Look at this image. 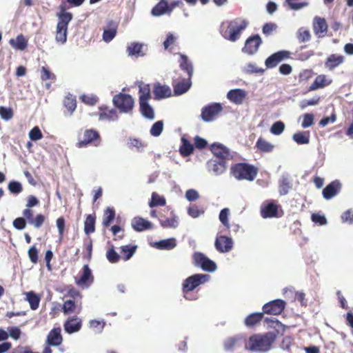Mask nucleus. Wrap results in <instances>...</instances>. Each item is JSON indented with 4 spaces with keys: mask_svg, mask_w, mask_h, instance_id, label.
<instances>
[{
    "mask_svg": "<svg viewBox=\"0 0 353 353\" xmlns=\"http://www.w3.org/2000/svg\"><path fill=\"white\" fill-rule=\"evenodd\" d=\"M276 339V334L272 332L263 334H253L250 336L245 349L251 352H266L271 349Z\"/></svg>",
    "mask_w": 353,
    "mask_h": 353,
    "instance_id": "nucleus-1",
    "label": "nucleus"
},
{
    "mask_svg": "<svg viewBox=\"0 0 353 353\" xmlns=\"http://www.w3.org/2000/svg\"><path fill=\"white\" fill-rule=\"evenodd\" d=\"M248 21L242 18L222 23L220 32L223 37L230 41L235 42L241 33L248 26Z\"/></svg>",
    "mask_w": 353,
    "mask_h": 353,
    "instance_id": "nucleus-2",
    "label": "nucleus"
},
{
    "mask_svg": "<svg viewBox=\"0 0 353 353\" xmlns=\"http://www.w3.org/2000/svg\"><path fill=\"white\" fill-rule=\"evenodd\" d=\"M210 276L206 274H194L185 279L182 283V291L183 297L187 300H194L195 298L189 297V292H191L198 286L208 282Z\"/></svg>",
    "mask_w": 353,
    "mask_h": 353,
    "instance_id": "nucleus-3",
    "label": "nucleus"
},
{
    "mask_svg": "<svg viewBox=\"0 0 353 353\" xmlns=\"http://www.w3.org/2000/svg\"><path fill=\"white\" fill-rule=\"evenodd\" d=\"M231 172L237 180L252 181L256 176L257 169L248 163H237L232 167Z\"/></svg>",
    "mask_w": 353,
    "mask_h": 353,
    "instance_id": "nucleus-4",
    "label": "nucleus"
},
{
    "mask_svg": "<svg viewBox=\"0 0 353 353\" xmlns=\"http://www.w3.org/2000/svg\"><path fill=\"white\" fill-rule=\"evenodd\" d=\"M223 111L221 103L213 102L201 108V119L206 123H210L216 120Z\"/></svg>",
    "mask_w": 353,
    "mask_h": 353,
    "instance_id": "nucleus-5",
    "label": "nucleus"
},
{
    "mask_svg": "<svg viewBox=\"0 0 353 353\" xmlns=\"http://www.w3.org/2000/svg\"><path fill=\"white\" fill-rule=\"evenodd\" d=\"M192 263L195 267L208 272H214L217 268L215 262L200 252H196L192 254Z\"/></svg>",
    "mask_w": 353,
    "mask_h": 353,
    "instance_id": "nucleus-6",
    "label": "nucleus"
},
{
    "mask_svg": "<svg viewBox=\"0 0 353 353\" xmlns=\"http://www.w3.org/2000/svg\"><path fill=\"white\" fill-rule=\"evenodd\" d=\"M113 104L122 113H129L132 112L134 101L128 94L119 93L114 96L112 99Z\"/></svg>",
    "mask_w": 353,
    "mask_h": 353,
    "instance_id": "nucleus-7",
    "label": "nucleus"
},
{
    "mask_svg": "<svg viewBox=\"0 0 353 353\" xmlns=\"http://www.w3.org/2000/svg\"><path fill=\"white\" fill-rule=\"evenodd\" d=\"M285 302L281 299H276L265 303L263 307V313L272 315L280 314L285 309Z\"/></svg>",
    "mask_w": 353,
    "mask_h": 353,
    "instance_id": "nucleus-8",
    "label": "nucleus"
},
{
    "mask_svg": "<svg viewBox=\"0 0 353 353\" xmlns=\"http://www.w3.org/2000/svg\"><path fill=\"white\" fill-rule=\"evenodd\" d=\"M234 241L231 237L225 235L216 236L214 242L215 248L220 253H227L232 250Z\"/></svg>",
    "mask_w": 353,
    "mask_h": 353,
    "instance_id": "nucleus-9",
    "label": "nucleus"
},
{
    "mask_svg": "<svg viewBox=\"0 0 353 353\" xmlns=\"http://www.w3.org/2000/svg\"><path fill=\"white\" fill-rule=\"evenodd\" d=\"M99 138V134L97 130L92 129L86 130L83 132V139L78 143V145L79 148L86 146L90 143H94V145H98Z\"/></svg>",
    "mask_w": 353,
    "mask_h": 353,
    "instance_id": "nucleus-10",
    "label": "nucleus"
},
{
    "mask_svg": "<svg viewBox=\"0 0 353 353\" xmlns=\"http://www.w3.org/2000/svg\"><path fill=\"white\" fill-rule=\"evenodd\" d=\"M207 169L214 176L221 175L226 171L225 161L223 159H212L207 162Z\"/></svg>",
    "mask_w": 353,
    "mask_h": 353,
    "instance_id": "nucleus-11",
    "label": "nucleus"
},
{
    "mask_svg": "<svg viewBox=\"0 0 353 353\" xmlns=\"http://www.w3.org/2000/svg\"><path fill=\"white\" fill-rule=\"evenodd\" d=\"M289 57L290 52L288 51L281 50L276 52L266 59L265 61V66L268 68H273L283 60L289 58Z\"/></svg>",
    "mask_w": 353,
    "mask_h": 353,
    "instance_id": "nucleus-12",
    "label": "nucleus"
},
{
    "mask_svg": "<svg viewBox=\"0 0 353 353\" xmlns=\"http://www.w3.org/2000/svg\"><path fill=\"white\" fill-rule=\"evenodd\" d=\"M293 186L292 179L288 172H283L279 180V192L281 196L288 194Z\"/></svg>",
    "mask_w": 353,
    "mask_h": 353,
    "instance_id": "nucleus-13",
    "label": "nucleus"
},
{
    "mask_svg": "<svg viewBox=\"0 0 353 353\" xmlns=\"http://www.w3.org/2000/svg\"><path fill=\"white\" fill-rule=\"evenodd\" d=\"M261 42L262 41L259 35H253L246 40L243 50L248 54L252 55L258 51Z\"/></svg>",
    "mask_w": 353,
    "mask_h": 353,
    "instance_id": "nucleus-14",
    "label": "nucleus"
},
{
    "mask_svg": "<svg viewBox=\"0 0 353 353\" xmlns=\"http://www.w3.org/2000/svg\"><path fill=\"white\" fill-rule=\"evenodd\" d=\"M247 93L240 88H235L229 90L227 93V99L236 105H241L243 103Z\"/></svg>",
    "mask_w": 353,
    "mask_h": 353,
    "instance_id": "nucleus-15",
    "label": "nucleus"
},
{
    "mask_svg": "<svg viewBox=\"0 0 353 353\" xmlns=\"http://www.w3.org/2000/svg\"><path fill=\"white\" fill-rule=\"evenodd\" d=\"M313 30L318 38H322L327 32V25L324 18L315 17L313 19Z\"/></svg>",
    "mask_w": 353,
    "mask_h": 353,
    "instance_id": "nucleus-16",
    "label": "nucleus"
},
{
    "mask_svg": "<svg viewBox=\"0 0 353 353\" xmlns=\"http://www.w3.org/2000/svg\"><path fill=\"white\" fill-rule=\"evenodd\" d=\"M99 119L100 121H116L119 119V116L115 109H110L107 106H101L99 108Z\"/></svg>",
    "mask_w": 353,
    "mask_h": 353,
    "instance_id": "nucleus-17",
    "label": "nucleus"
},
{
    "mask_svg": "<svg viewBox=\"0 0 353 353\" xmlns=\"http://www.w3.org/2000/svg\"><path fill=\"white\" fill-rule=\"evenodd\" d=\"M341 188V183L338 180H335L329 183L322 192L323 197L330 200L335 196Z\"/></svg>",
    "mask_w": 353,
    "mask_h": 353,
    "instance_id": "nucleus-18",
    "label": "nucleus"
},
{
    "mask_svg": "<svg viewBox=\"0 0 353 353\" xmlns=\"http://www.w3.org/2000/svg\"><path fill=\"white\" fill-rule=\"evenodd\" d=\"M93 282V276L92 271L88 265H84L83 267V274L76 283L80 286H85L88 288L90 283Z\"/></svg>",
    "mask_w": 353,
    "mask_h": 353,
    "instance_id": "nucleus-19",
    "label": "nucleus"
},
{
    "mask_svg": "<svg viewBox=\"0 0 353 353\" xmlns=\"http://www.w3.org/2000/svg\"><path fill=\"white\" fill-rule=\"evenodd\" d=\"M131 225L137 232H142L152 228V223L149 221L139 216L132 219Z\"/></svg>",
    "mask_w": 353,
    "mask_h": 353,
    "instance_id": "nucleus-20",
    "label": "nucleus"
},
{
    "mask_svg": "<svg viewBox=\"0 0 353 353\" xmlns=\"http://www.w3.org/2000/svg\"><path fill=\"white\" fill-rule=\"evenodd\" d=\"M64 330L68 334L78 332L81 327V321L78 318L70 317L64 323Z\"/></svg>",
    "mask_w": 353,
    "mask_h": 353,
    "instance_id": "nucleus-21",
    "label": "nucleus"
},
{
    "mask_svg": "<svg viewBox=\"0 0 353 353\" xmlns=\"http://www.w3.org/2000/svg\"><path fill=\"white\" fill-rule=\"evenodd\" d=\"M60 327H56L50 332L47 336V344L48 345L58 346L61 343L63 339Z\"/></svg>",
    "mask_w": 353,
    "mask_h": 353,
    "instance_id": "nucleus-22",
    "label": "nucleus"
},
{
    "mask_svg": "<svg viewBox=\"0 0 353 353\" xmlns=\"http://www.w3.org/2000/svg\"><path fill=\"white\" fill-rule=\"evenodd\" d=\"M148 146V143L138 138L130 137L127 142V147L132 150L137 152H143Z\"/></svg>",
    "mask_w": 353,
    "mask_h": 353,
    "instance_id": "nucleus-23",
    "label": "nucleus"
},
{
    "mask_svg": "<svg viewBox=\"0 0 353 353\" xmlns=\"http://www.w3.org/2000/svg\"><path fill=\"white\" fill-rule=\"evenodd\" d=\"M25 300L28 303L30 307L32 310H36L39 308L41 296L40 294L35 293L34 291L24 292Z\"/></svg>",
    "mask_w": 353,
    "mask_h": 353,
    "instance_id": "nucleus-24",
    "label": "nucleus"
},
{
    "mask_svg": "<svg viewBox=\"0 0 353 353\" xmlns=\"http://www.w3.org/2000/svg\"><path fill=\"white\" fill-rule=\"evenodd\" d=\"M211 151L219 159L224 160L230 156V150L221 143H213L211 145Z\"/></svg>",
    "mask_w": 353,
    "mask_h": 353,
    "instance_id": "nucleus-25",
    "label": "nucleus"
},
{
    "mask_svg": "<svg viewBox=\"0 0 353 353\" xmlns=\"http://www.w3.org/2000/svg\"><path fill=\"white\" fill-rule=\"evenodd\" d=\"M191 78L183 79L179 82H177L174 85V94L175 96H179L185 93L191 87L192 82Z\"/></svg>",
    "mask_w": 353,
    "mask_h": 353,
    "instance_id": "nucleus-26",
    "label": "nucleus"
},
{
    "mask_svg": "<svg viewBox=\"0 0 353 353\" xmlns=\"http://www.w3.org/2000/svg\"><path fill=\"white\" fill-rule=\"evenodd\" d=\"M153 247L158 250H170L176 246V239L174 238H170L153 243Z\"/></svg>",
    "mask_w": 353,
    "mask_h": 353,
    "instance_id": "nucleus-27",
    "label": "nucleus"
},
{
    "mask_svg": "<svg viewBox=\"0 0 353 353\" xmlns=\"http://www.w3.org/2000/svg\"><path fill=\"white\" fill-rule=\"evenodd\" d=\"M154 94L157 99H161L171 96V90L168 85H161L159 83L154 87Z\"/></svg>",
    "mask_w": 353,
    "mask_h": 353,
    "instance_id": "nucleus-28",
    "label": "nucleus"
},
{
    "mask_svg": "<svg viewBox=\"0 0 353 353\" xmlns=\"http://www.w3.org/2000/svg\"><path fill=\"white\" fill-rule=\"evenodd\" d=\"M343 62V56L333 54L327 57L325 65L327 68L332 70L342 64Z\"/></svg>",
    "mask_w": 353,
    "mask_h": 353,
    "instance_id": "nucleus-29",
    "label": "nucleus"
},
{
    "mask_svg": "<svg viewBox=\"0 0 353 353\" xmlns=\"http://www.w3.org/2000/svg\"><path fill=\"white\" fill-rule=\"evenodd\" d=\"M169 4L166 0H161L152 9L151 14L154 17H160L169 13Z\"/></svg>",
    "mask_w": 353,
    "mask_h": 353,
    "instance_id": "nucleus-30",
    "label": "nucleus"
},
{
    "mask_svg": "<svg viewBox=\"0 0 353 353\" xmlns=\"http://www.w3.org/2000/svg\"><path fill=\"white\" fill-rule=\"evenodd\" d=\"M117 23L113 21L108 23V29H105L103 33V39L105 42L111 41L117 34Z\"/></svg>",
    "mask_w": 353,
    "mask_h": 353,
    "instance_id": "nucleus-31",
    "label": "nucleus"
},
{
    "mask_svg": "<svg viewBox=\"0 0 353 353\" xmlns=\"http://www.w3.org/2000/svg\"><path fill=\"white\" fill-rule=\"evenodd\" d=\"M57 17L59 19L57 26L68 28V23L72 19V13L66 12L64 9H62L57 14Z\"/></svg>",
    "mask_w": 353,
    "mask_h": 353,
    "instance_id": "nucleus-32",
    "label": "nucleus"
},
{
    "mask_svg": "<svg viewBox=\"0 0 353 353\" xmlns=\"http://www.w3.org/2000/svg\"><path fill=\"white\" fill-rule=\"evenodd\" d=\"M180 68L182 70L187 72L189 78H191L193 74V65L188 60V58L185 54H181Z\"/></svg>",
    "mask_w": 353,
    "mask_h": 353,
    "instance_id": "nucleus-33",
    "label": "nucleus"
},
{
    "mask_svg": "<svg viewBox=\"0 0 353 353\" xmlns=\"http://www.w3.org/2000/svg\"><path fill=\"white\" fill-rule=\"evenodd\" d=\"M277 206L272 203L261 208V214L264 219L276 216L277 214Z\"/></svg>",
    "mask_w": 353,
    "mask_h": 353,
    "instance_id": "nucleus-34",
    "label": "nucleus"
},
{
    "mask_svg": "<svg viewBox=\"0 0 353 353\" xmlns=\"http://www.w3.org/2000/svg\"><path fill=\"white\" fill-rule=\"evenodd\" d=\"M139 105L140 111L143 117L149 120H153L155 117L154 112L152 106L148 103V102H142L140 103Z\"/></svg>",
    "mask_w": 353,
    "mask_h": 353,
    "instance_id": "nucleus-35",
    "label": "nucleus"
},
{
    "mask_svg": "<svg viewBox=\"0 0 353 353\" xmlns=\"http://www.w3.org/2000/svg\"><path fill=\"white\" fill-rule=\"evenodd\" d=\"M143 46V45L140 43H132L127 48L128 56L143 57L144 55L142 52Z\"/></svg>",
    "mask_w": 353,
    "mask_h": 353,
    "instance_id": "nucleus-36",
    "label": "nucleus"
},
{
    "mask_svg": "<svg viewBox=\"0 0 353 353\" xmlns=\"http://www.w3.org/2000/svg\"><path fill=\"white\" fill-rule=\"evenodd\" d=\"M263 316V312H254L249 314L245 319V325L247 327H252L261 321Z\"/></svg>",
    "mask_w": 353,
    "mask_h": 353,
    "instance_id": "nucleus-37",
    "label": "nucleus"
},
{
    "mask_svg": "<svg viewBox=\"0 0 353 353\" xmlns=\"http://www.w3.org/2000/svg\"><path fill=\"white\" fill-rule=\"evenodd\" d=\"M194 150V146L184 137L181 138V145L179 152L182 156L187 157L190 155Z\"/></svg>",
    "mask_w": 353,
    "mask_h": 353,
    "instance_id": "nucleus-38",
    "label": "nucleus"
},
{
    "mask_svg": "<svg viewBox=\"0 0 353 353\" xmlns=\"http://www.w3.org/2000/svg\"><path fill=\"white\" fill-rule=\"evenodd\" d=\"M160 224L164 228H176L179 224V217L174 215L172 217L166 218L165 220H160Z\"/></svg>",
    "mask_w": 353,
    "mask_h": 353,
    "instance_id": "nucleus-39",
    "label": "nucleus"
},
{
    "mask_svg": "<svg viewBox=\"0 0 353 353\" xmlns=\"http://www.w3.org/2000/svg\"><path fill=\"white\" fill-rule=\"evenodd\" d=\"M292 139L299 145L307 144L310 142L308 132H299L294 133Z\"/></svg>",
    "mask_w": 353,
    "mask_h": 353,
    "instance_id": "nucleus-40",
    "label": "nucleus"
},
{
    "mask_svg": "<svg viewBox=\"0 0 353 353\" xmlns=\"http://www.w3.org/2000/svg\"><path fill=\"white\" fill-rule=\"evenodd\" d=\"M63 104L72 114L77 107L76 97L71 94H68L64 99Z\"/></svg>",
    "mask_w": 353,
    "mask_h": 353,
    "instance_id": "nucleus-41",
    "label": "nucleus"
},
{
    "mask_svg": "<svg viewBox=\"0 0 353 353\" xmlns=\"http://www.w3.org/2000/svg\"><path fill=\"white\" fill-rule=\"evenodd\" d=\"M95 217L92 214L87 216L84 222V232L86 234H89L94 232Z\"/></svg>",
    "mask_w": 353,
    "mask_h": 353,
    "instance_id": "nucleus-42",
    "label": "nucleus"
},
{
    "mask_svg": "<svg viewBox=\"0 0 353 353\" xmlns=\"http://www.w3.org/2000/svg\"><path fill=\"white\" fill-rule=\"evenodd\" d=\"M137 248V245H122L121 246V253L125 255L122 257L124 261L129 260L134 254Z\"/></svg>",
    "mask_w": 353,
    "mask_h": 353,
    "instance_id": "nucleus-43",
    "label": "nucleus"
},
{
    "mask_svg": "<svg viewBox=\"0 0 353 353\" xmlns=\"http://www.w3.org/2000/svg\"><path fill=\"white\" fill-rule=\"evenodd\" d=\"M166 203L165 199L163 196H160L157 192H152L151 196V201L149 203L150 208L155 206H163Z\"/></svg>",
    "mask_w": 353,
    "mask_h": 353,
    "instance_id": "nucleus-44",
    "label": "nucleus"
},
{
    "mask_svg": "<svg viewBox=\"0 0 353 353\" xmlns=\"http://www.w3.org/2000/svg\"><path fill=\"white\" fill-rule=\"evenodd\" d=\"M115 217V212L113 208H107L104 212V217L103 219V225L105 227H108L110 225L111 223L113 221Z\"/></svg>",
    "mask_w": 353,
    "mask_h": 353,
    "instance_id": "nucleus-45",
    "label": "nucleus"
},
{
    "mask_svg": "<svg viewBox=\"0 0 353 353\" xmlns=\"http://www.w3.org/2000/svg\"><path fill=\"white\" fill-rule=\"evenodd\" d=\"M241 339L240 336L229 337L223 342L224 349L226 351H232L238 342Z\"/></svg>",
    "mask_w": 353,
    "mask_h": 353,
    "instance_id": "nucleus-46",
    "label": "nucleus"
},
{
    "mask_svg": "<svg viewBox=\"0 0 353 353\" xmlns=\"http://www.w3.org/2000/svg\"><path fill=\"white\" fill-rule=\"evenodd\" d=\"M242 71L245 74H252V73H263L264 70L260 68H258L255 63H249L242 67Z\"/></svg>",
    "mask_w": 353,
    "mask_h": 353,
    "instance_id": "nucleus-47",
    "label": "nucleus"
},
{
    "mask_svg": "<svg viewBox=\"0 0 353 353\" xmlns=\"http://www.w3.org/2000/svg\"><path fill=\"white\" fill-rule=\"evenodd\" d=\"M68 28L57 26L56 41L63 44L67 41Z\"/></svg>",
    "mask_w": 353,
    "mask_h": 353,
    "instance_id": "nucleus-48",
    "label": "nucleus"
},
{
    "mask_svg": "<svg viewBox=\"0 0 353 353\" xmlns=\"http://www.w3.org/2000/svg\"><path fill=\"white\" fill-rule=\"evenodd\" d=\"M163 130V121H156L151 127L150 133L152 137H159Z\"/></svg>",
    "mask_w": 353,
    "mask_h": 353,
    "instance_id": "nucleus-49",
    "label": "nucleus"
},
{
    "mask_svg": "<svg viewBox=\"0 0 353 353\" xmlns=\"http://www.w3.org/2000/svg\"><path fill=\"white\" fill-rule=\"evenodd\" d=\"M256 145L257 148L262 152H271L274 148V145L272 143L261 138H259L257 140Z\"/></svg>",
    "mask_w": 353,
    "mask_h": 353,
    "instance_id": "nucleus-50",
    "label": "nucleus"
},
{
    "mask_svg": "<svg viewBox=\"0 0 353 353\" xmlns=\"http://www.w3.org/2000/svg\"><path fill=\"white\" fill-rule=\"evenodd\" d=\"M139 103L148 102L150 98V90L148 85L139 87Z\"/></svg>",
    "mask_w": 353,
    "mask_h": 353,
    "instance_id": "nucleus-51",
    "label": "nucleus"
},
{
    "mask_svg": "<svg viewBox=\"0 0 353 353\" xmlns=\"http://www.w3.org/2000/svg\"><path fill=\"white\" fill-rule=\"evenodd\" d=\"M297 39L300 43L310 41L311 39L310 31L304 28H299L297 31Z\"/></svg>",
    "mask_w": 353,
    "mask_h": 353,
    "instance_id": "nucleus-52",
    "label": "nucleus"
},
{
    "mask_svg": "<svg viewBox=\"0 0 353 353\" xmlns=\"http://www.w3.org/2000/svg\"><path fill=\"white\" fill-rule=\"evenodd\" d=\"M230 214V210L227 208H223L221 210L219 216V221L221 223L226 227L228 229L230 228V225L228 221V216Z\"/></svg>",
    "mask_w": 353,
    "mask_h": 353,
    "instance_id": "nucleus-53",
    "label": "nucleus"
},
{
    "mask_svg": "<svg viewBox=\"0 0 353 353\" xmlns=\"http://www.w3.org/2000/svg\"><path fill=\"white\" fill-rule=\"evenodd\" d=\"M285 130V124L281 121L274 122L270 128V132L274 135H280Z\"/></svg>",
    "mask_w": 353,
    "mask_h": 353,
    "instance_id": "nucleus-54",
    "label": "nucleus"
},
{
    "mask_svg": "<svg viewBox=\"0 0 353 353\" xmlns=\"http://www.w3.org/2000/svg\"><path fill=\"white\" fill-rule=\"evenodd\" d=\"M325 85V77L323 75H319L310 86V90H315L324 87Z\"/></svg>",
    "mask_w": 353,
    "mask_h": 353,
    "instance_id": "nucleus-55",
    "label": "nucleus"
},
{
    "mask_svg": "<svg viewBox=\"0 0 353 353\" xmlns=\"http://www.w3.org/2000/svg\"><path fill=\"white\" fill-rule=\"evenodd\" d=\"M285 3L292 10H299L308 6V2H295L294 0H285Z\"/></svg>",
    "mask_w": 353,
    "mask_h": 353,
    "instance_id": "nucleus-56",
    "label": "nucleus"
},
{
    "mask_svg": "<svg viewBox=\"0 0 353 353\" xmlns=\"http://www.w3.org/2000/svg\"><path fill=\"white\" fill-rule=\"evenodd\" d=\"M302 117L301 127L303 128H307L313 125L314 117L312 113H305Z\"/></svg>",
    "mask_w": 353,
    "mask_h": 353,
    "instance_id": "nucleus-57",
    "label": "nucleus"
},
{
    "mask_svg": "<svg viewBox=\"0 0 353 353\" xmlns=\"http://www.w3.org/2000/svg\"><path fill=\"white\" fill-rule=\"evenodd\" d=\"M29 138L31 141H36L43 137L42 132L38 126L34 127L29 132Z\"/></svg>",
    "mask_w": 353,
    "mask_h": 353,
    "instance_id": "nucleus-58",
    "label": "nucleus"
},
{
    "mask_svg": "<svg viewBox=\"0 0 353 353\" xmlns=\"http://www.w3.org/2000/svg\"><path fill=\"white\" fill-rule=\"evenodd\" d=\"M90 327L94 330L96 333H101L105 326L104 321H100L97 320H91L89 323Z\"/></svg>",
    "mask_w": 353,
    "mask_h": 353,
    "instance_id": "nucleus-59",
    "label": "nucleus"
},
{
    "mask_svg": "<svg viewBox=\"0 0 353 353\" xmlns=\"http://www.w3.org/2000/svg\"><path fill=\"white\" fill-rule=\"evenodd\" d=\"M106 258L109 262L112 263H115L119 261L120 256L112 247L108 250L106 253Z\"/></svg>",
    "mask_w": 353,
    "mask_h": 353,
    "instance_id": "nucleus-60",
    "label": "nucleus"
},
{
    "mask_svg": "<svg viewBox=\"0 0 353 353\" xmlns=\"http://www.w3.org/2000/svg\"><path fill=\"white\" fill-rule=\"evenodd\" d=\"M0 116L6 121L10 120L13 117V110L10 108L0 106Z\"/></svg>",
    "mask_w": 353,
    "mask_h": 353,
    "instance_id": "nucleus-61",
    "label": "nucleus"
},
{
    "mask_svg": "<svg viewBox=\"0 0 353 353\" xmlns=\"http://www.w3.org/2000/svg\"><path fill=\"white\" fill-rule=\"evenodd\" d=\"M188 214L193 219L199 217L204 214V210L199 209L197 206L192 205L188 208Z\"/></svg>",
    "mask_w": 353,
    "mask_h": 353,
    "instance_id": "nucleus-62",
    "label": "nucleus"
},
{
    "mask_svg": "<svg viewBox=\"0 0 353 353\" xmlns=\"http://www.w3.org/2000/svg\"><path fill=\"white\" fill-rule=\"evenodd\" d=\"M185 199L190 202L195 201L199 198V192L194 189H189L185 192Z\"/></svg>",
    "mask_w": 353,
    "mask_h": 353,
    "instance_id": "nucleus-63",
    "label": "nucleus"
},
{
    "mask_svg": "<svg viewBox=\"0 0 353 353\" xmlns=\"http://www.w3.org/2000/svg\"><path fill=\"white\" fill-rule=\"evenodd\" d=\"M8 190L11 193L19 194L22 190V186L19 182L10 181L8 184Z\"/></svg>",
    "mask_w": 353,
    "mask_h": 353,
    "instance_id": "nucleus-64",
    "label": "nucleus"
}]
</instances>
